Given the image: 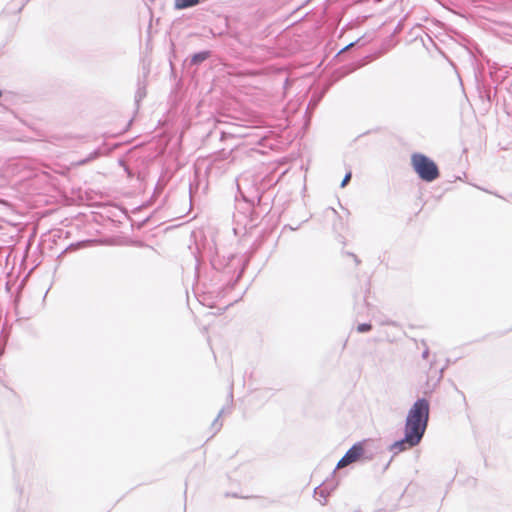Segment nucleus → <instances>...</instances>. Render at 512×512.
Segmentation results:
<instances>
[{
  "mask_svg": "<svg viewBox=\"0 0 512 512\" xmlns=\"http://www.w3.org/2000/svg\"><path fill=\"white\" fill-rule=\"evenodd\" d=\"M430 417V402L427 398H418L408 410L404 429L423 439L428 427Z\"/></svg>",
  "mask_w": 512,
  "mask_h": 512,
  "instance_id": "obj_1",
  "label": "nucleus"
},
{
  "mask_svg": "<svg viewBox=\"0 0 512 512\" xmlns=\"http://www.w3.org/2000/svg\"><path fill=\"white\" fill-rule=\"evenodd\" d=\"M377 454L374 441L370 438L355 442L338 461L335 469H341L352 463H367Z\"/></svg>",
  "mask_w": 512,
  "mask_h": 512,
  "instance_id": "obj_2",
  "label": "nucleus"
},
{
  "mask_svg": "<svg viewBox=\"0 0 512 512\" xmlns=\"http://www.w3.org/2000/svg\"><path fill=\"white\" fill-rule=\"evenodd\" d=\"M411 166L415 174L423 182L431 183L440 177L437 163L424 153H412Z\"/></svg>",
  "mask_w": 512,
  "mask_h": 512,
  "instance_id": "obj_3",
  "label": "nucleus"
},
{
  "mask_svg": "<svg viewBox=\"0 0 512 512\" xmlns=\"http://www.w3.org/2000/svg\"><path fill=\"white\" fill-rule=\"evenodd\" d=\"M421 441L422 440L420 438L404 429L403 437L395 440L392 444L389 445L388 449L389 451L393 452L394 455H397L402 451L417 446Z\"/></svg>",
  "mask_w": 512,
  "mask_h": 512,
  "instance_id": "obj_4",
  "label": "nucleus"
},
{
  "mask_svg": "<svg viewBox=\"0 0 512 512\" xmlns=\"http://www.w3.org/2000/svg\"><path fill=\"white\" fill-rule=\"evenodd\" d=\"M243 216L246 221L244 223V228L246 229L248 226L250 228L255 226V222L259 218L258 213L255 211L254 205L252 203H244L242 206L237 207V212L234 214V219L237 223H240V217Z\"/></svg>",
  "mask_w": 512,
  "mask_h": 512,
  "instance_id": "obj_5",
  "label": "nucleus"
},
{
  "mask_svg": "<svg viewBox=\"0 0 512 512\" xmlns=\"http://www.w3.org/2000/svg\"><path fill=\"white\" fill-rule=\"evenodd\" d=\"M329 85H324L321 87H316L313 89L310 100L307 105V110H310L311 112L314 111L319 103L322 101L323 97L327 93L329 89Z\"/></svg>",
  "mask_w": 512,
  "mask_h": 512,
  "instance_id": "obj_6",
  "label": "nucleus"
},
{
  "mask_svg": "<svg viewBox=\"0 0 512 512\" xmlns=\"http://www.w3.org/2000/svg\"><path fill=\"white\" fill-rule=\"evenodd\" d=\"M212 56V51L205 49L200 50L198 52L190 55L188 59H186V63L189 67L198 68L201 64H203L206 60H208Z\"/></svg>",
  "mask_w": 512,
  "mask_h": 512,
  "instance_id": "obj_7",
  "label": "nucleus"
},
{
  "mask_svg": "<svg viewBox=\"0 0 512 512\" xmlns=\"http://www.w3.org/2000/svg\"><path fill=\"white\" fill-rule=\"evenodd\" d=\"M333 490L334 487L329 488L326 483H323L314 489V496L322 498V500L319 499L321 505H326L327 499Z\"/></svg>",
  "mask_w": 512,
  "mask_h": 512,
  "instance_id": "obj_8",
  "label": "nucleus"
},
{
  "mask_svg": "<svg viewBox=\"0 0 512 512\" xmlns=\"http://www.w3.org/2000/svg\"><path fill=\"white\" fill-rule=\"evenodd\" d=\"M205 0H174L175 10H185L199 5Z\"/></svg>",
  "mask_w": 512,
  "mask_h": 512,
  "instance_id": "obj_9",
  "label": "nucleus"
},
{
  "mask_svg": "<svg viewBox=\"0 0 512 512\" xmlns=\"http://www.w3.org/2000/svg\"><path fill=\"white\" fill-rule=\"evenodd\" d=\"M137 91L135 93V105L137 109L140 106V102L146 97V85L144 82L138 81Z\"/></svg>",
  "mask_w": 512,
  "mask_h": 512,
  "instance_id": "obj_10",
  "label": "nucleus"
},
{
  "mask_svg": "<svg viewBox=\"0 0 512 512\" xmlns=\"http://www.w3.org/2000/svg\"><path fill=\"white\" fill-rule=\"evenodd\" d=\"M244 267L238 272L237 276L235 277V279L231 280L228 284H227V289L228 290H232L235 288V286L237 285V283L240 281L241 277L243 276L244 274Z\"/></svg>",
  "mask_w": 512,
  "mask_h": 512,
  "instance_id": "obj_11",
  "label": "nucleus"
},
{
  "mask_svg": "<svg viewBox=\"0 0 512 512\" xmlns=\"http://www.w3.org/2000/svg\"><path fill=\"white\" fill-rule=\"evenodd\" d=\"M373 326L370 322H364L357 325V332L368 333L372 330Z\"/></svg>",
  "mask_w": 512,
  "mask_h": 512,
  "instance_id": "obj_12",
  "label": "nucleus"
},
{
  "mask_svg": "<svg viewBox=\"0 0 512 512\" xmlns=\"http://www.w3.org/2000/svg\"><path fill=\"white\" fill-rule=\"evenodd\" d=\"M99 155H100V151L98 149H96L93 152H91L86 158L81 160L79 162V164H86V163L98 158Z\"/></svg>",
  "mask_w": 512,
  "mask_h": 512,
  "instance_id": "obj_13",
  "label": "nucleus"
},
{
  "mask_svg": "<svg viewBox=\"0 0 512 512\" xmlns=\"http://www.w3.org/2000/svg\"><path fill=\"white\" fill-rule=\"evenodd\" d=\"M352 178V171L351 170H348L345 175H344V178L342 179L341 183H340V187L341 188H344L348 185V183L350 182Z\"/></svg>",
  "mask_w": 512,
  "mask_h": 512,
  "instance_id": "obj_14",
  "label": "nucleus"
},
{
  "mask_svg": "<svg viewBox=\"0 0 512 512\" xmlns=\"http://www.w3.org/2000/svg\"><path fill=\"white\" fill-rule=\"evenodd\" d=\"M331 210H332L333 214L339 219V223H334V225H333L334 229L335 230L342 229L344 226V223H343L340 215L338 214V212L335 209L331 208Z\"/></svg>",
  "mask_w": 512,
  "mask_h": 512,
  "instance_id": "obj_15",
  "label": "nucleus"
},
{
  "mask_svg": "<svg viewBox=\"0 0 512 512\" xmlns=\"http://www.w3.org/2000/svg\"><path fill=\"white\" fill-rule=\"evenodd\" d=\"M222 412H223V410H220L217 417L212 422V428L215 429V432L219 431L222 426V423H219V418H220Z\"/></svg>",
  "mask_w": 512,
  "mask_h": 512,
  "instance_id": "obj_16",
  "label": "nucleus"
},
{
  "mask_svg": "<svg viewBox=\"0 0 512 512\" xmlns=\"http://www.w3.org/2000/svg\"><path fill=\"white\" fill-rule=\"evenodd\" d=\"M293 82H294V80H292V79H290V78H288V77H287V78L284 80V83H283V89H284L285 91H287V90H288V89L293 85Z\"/></svg>",
  "mask_w": 512,
  "mask_h": 512,
  "instance_id": "obj_17",
  "label": "nucleus"
},
{
  "mask_svg": "<svg viewBox=\"0 0 512 512\" xmlns=\"http://www.w3.org/2000/svg\"><path fill=\"white\" fill-rule=\"evenodd\" d=\"M210 263H211L213 269H215V270H220L221 269V265H220L219 261L215 257L210 259Z\"/></svg>",
  "mask_w": 512,
  "mask_h": 512,
  "instance_id": "obj_18",
  "label": "nucleus"
},
{
  "mask_svg": "<svg viewBox=\"0 0 512 512\" xmlns=\"http://www.w3.org/2000/svg\"><path fill=\"white\" fill-rule=\"evenodd\" d=\"M422 344L425 346V349H424V351L422 352V358H423V359H428L429 354H430L429 348H428V346L426 345V342H425L424 340H422Z\"/></svg>",
  "mask_w": 512,
  "mask_h": 512,
  "instance_id": "obj_19",
  "label": "nucleus"
},
{
  "mask_svg": "<svg viewBox=\"0 0 512 512\" xmlns=\"http://www.w3.org/2000/svg\"><path fill=\"white\" fill-rule=\"evenodd\" d=\"M347 255L353 258L356 265H359L361 263L360 259L358 258V256L356 254H354L352 252H347Z\"/></svg>",
  "mask_w": 512,
  "mask_h": 512,
  "instance_id": "obj_20",
  "label": "nucleus"
},
{
  "mask_svg": "<svg viewBox=\"0 0 512 512\" xmlns=\"http://www.w3.org/2000/svg\"><path fill=\"white\" fill-rule=\"evenodd\" d=\"M150 218H151V216H148V217L144 218L143 220H141L138 223L137 227L142 228L143 226H145L148 223V221L150 220Z\"/></svg>",
  "mask_w": 512,
  "mask_h": 512,
  "instance_id": "obj_21",
  "label": "nucleus"
},
{
  "mask_svg": "<svg viewBox=\"0 0 512 512\" xmlns=\"http://www.w3.org/2000/svg\"><path fill=\"white\" fill-rule=\"evenodd\" d=\"M194 189H197V187H195L194 183H190L189 184V194H190V196L192 195Z\"/></svg>",
  "mask_w": 512,
  "mask_h": 512,
  "instance_id": "obj_22",
  "label": "nucleus"
},
{
  "mask_svg": "<svg viewBox=\"0 0 512 512\" xmlns=\"http://www.w3.org/2000/svg\"><path fill=\"white\" fill-rule=\"evenodd\" d=\"M392 459H393V458H391V459L387 462V464H386V465H385V467H384V470H386V469L389 467L390 463L392 462Z\"/></svg>",
  "mask_w": 512,
  "mask_h": 512,
  "instance_id": "obj_23",
  "label": "nucleus"
},
{
  "mask_svg": "<svg viewBox=\"0 0 512 512\" xmlns=\"http://www.w3.org/2000/svg\"><path fill=\"white\" fill-rule=\"evenodd\" d=\"M287 227H289V229H290V230H296V229H298V227H299V226H297V227H295V228H294V227H292V226H290V225H286V226H285V228H287Z\"/></svg>",
  "mask_w": 512,
  "mask_h": 512,
  "instance_id": "obj_24",
  "label": "nucleus"
},
{
  "mask_svg": "<svg viewBox=\"0 0 512 512\" xmlns=\"http://www.w3.org/2000/svg\"><path fill=\"white\" fill-rule=\"evenodd\" d=\"M199 170L198 169H195V177H199Z\"/></svg>",
  "mask_w": 512,
  "mask_h": 512,
  "instance_id": "obj_25",
  "label": "nucleus"
},
{
  "mask_svg": "<svg viewBox=\"0 0 512 512\" xmlns=\"http://www.w3.org/2000/svg\"><path fill=\"white\" fill-rule=\"evenodd\" d=\"M140 210V207H137L133 212L136 214Z\"/></svg>",
  "mask_w": 512,
  "mask_h": 512,
  "instance_id": "obj_26",
  "label": "nucleus"
}]
</instances>
